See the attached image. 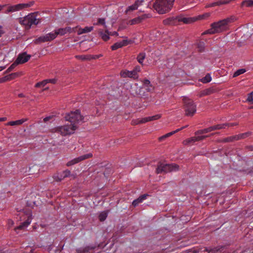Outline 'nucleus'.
Returning a JSON list of instances; mask_svg holds the SVG:
<instances>
[{
    "label": "nucleus",
    "mask_w": 253,
    "mask_h": 253,
    "mask_svg": "<svg viewBox=\"0 0 253 253\" xmlns=\"http://www.w3.org/2000/svg\"><path fill=\"white\" fill-rule=\"evenodd\" d=\"M174 1V0H156L153 7L159 14H164L170 10Z\"/></svg>",
    "instance_id": "obj_2"
},
{
    "label": "nucleus",
    "mask_w": 253,
    "mask_h": 253,
    "mask_svg": "<svg viewBox=\"0 0 253 253\" xmlns=\"http://www.w3.org/2000/svg\"><path fill=\"white\" fill-rule=\"evenodd\" d=\"M92 156L93 155H92V153H88V154L80 156L78 158H75V159L69 161L67 163L66 166L67 167L71 166L74 165L76 164H77L83 160L90 158L92 157Z\"/></svg>",
    "instance_id": "obj_9"
},
{
    "label": "nucleus",
    "mask_w": 253,
    "mask_h": 253,
    "mask_svg": "<svg viewBox=\"0 0 253 253\" xmlns=\"http://www.w3.org/2000/svg\"><path fill=\"white\" fill-rule=\"evenodd\" d=\"M97 32L99 36L103 41H107L110 39V34L107 30H105L104 32L102 30L99 29L98 30Z\"/></svg>",
    "instance_id": "obj_13"
},
{
    "label": "nucleus",
    "mask_w": 253,
    "mask_h": 253,
    "mask_svg": "<svg viewBox=\"0 0 253 253\" xmlns=\"http://www.w3.org/2000/svg\"><path fill=\"white\" fill-rule=\"evenodd\" d=\"M20 58L21 57H19V58H17L16 59L15 62L13 63H12L5 72V74L9 73L11 71H12L17 66V65L19 64Z\"/></svg>",
    "instance_id": "obj_22"
},
{
    "label": "nucleus",
    "mask_w": 253,
    "mask_h": 253,
    "mask_svg": "<svg viewBox=\"0 0 253 253\" xmlns=\"http://www.w3.org/2000/svg\"><path fill=\"white\" fill-rule=\"evenodd\" d=\"M139 198H137V199L134 200L132 202V205L134 206V207H136L137 206V205H138V204L139 203H140L141 202V201H139Z\"/></svg>",
    "instance_id": "obj_54"
},
{
    "label": "nucleus",
    "mask_w": 253,
    "mask_h": 253,
    "mask_svg": "<svg viewBox=\"0 0 253 253\" xmlns=\"http://www.w3.org/2000/svg\"><path fill=\"white\" fill-rule=\"evenodd\" d=\"M246 72V70L245 69H241L237 70L233 74V77H236Z\"/></svg>",
    "instance_id": "obj_43"
},
{
    "label": "nucleus",
    "mask_w": 253,
    "mask_h": 253,
    "mask_svg": "<svg viewBox=\"0 0 253 253\" xmlns=\"http://www.w3.org/2000/svg\"><path fill=\"white\" fill-rule=\"evenodd\" d=\"M145 122H143V118L142 119H137L135 120H133L131 122V124L132 125H136L140 124H144Z\"/></svg>",
    "instance_id": "obj_44"
},
{
    "label": "nucleus",
    "mask_w": 253,
    "mask_h": 253,
    "mask_svg": "<svg viewBox=\"0 0 253 253\" xmlns=\"http://www.w3.org/2000/svg\"><path fill=\"white\" fill-rule=\"evenodd\" d=\"M31 218L29 217L28 219L24 222L21 223L20 225L18 226L17 227L15 228V230H16L17 229L22 230L24 229L25 228L27 227L31 223Z\"/></svg>",
    "instance_id": "obj_18"
},
{
    "label": "nucleus",
    "mask_w": 253,
    "mask_h": 253,
    "mask_svg": "<svg viewBox=\"0 0 253 253\" xmlns=\"http://www.w3.org/2000/svg\"><path fill=\"white\" fill-rule=\"evenodd\" d=\"M77 128L76 125H64L58 126L53 129L54 132L60 133L62 136L70 135L74 133L75 130Z\"/></svg>",
    "instance_id": "obj_5"
},
{
    "label": "nucleus",
    "mask_w": 253,
    "mask_h": 253,
    "mask_svg": "<svg viewBox=\"0 0 253 253\" xmlns=\"http://www.w3.org/2000/svg\"><path fill=\"white\" fill-rule=\"evenodd\" d=\"M47 35L49 38L50 42L55 39L57 36L56 30L54 31V33H50Z\"/></svg>",
    "instance_id": "obj_45"
},
{
    "label": "nucleus",
    "mask_w": 253,
    "mask_h": 253,
    "mask_svg": "<svg viewBox=\"0 0 253 253\" xmlns=\"http://www.w3.org/2000/svg\"><path fill=\"white\" fill-rule=\"evenodd\" d=\"M143 83L144 87L152 85L150 81L147 79L144 80V81H143Z\"/></svg>",
    "instance_id": "obj_51"
},
{
    "label": "nucleus",
    "mask_w": 253,
    "mask_h": 253,
    "mask_svg": "<svg viewBox=\"0 0 253 253\" xmlns=\"http://www.w3.org/2000/svg\"><path fill=\"white\" fill-rule=\"evenodd\" d=\"M251 133H252L251 132L249 131V132H245V133L239 134H238V135H236V140H240V139H245V138L249 137V136H250L251 135Z\"/></svg>",
    "instance_id": "obj_27"
},
{
    "label": "nucleus",
    "mask_w": 253,
    "mask_h": 253,
    "mask_svg": "<svg viewBox=\"0 0 253 253\" xmlns=\"http://www.w3.org/2000/svg\"><path fill=\"white\" fill-rule=\"evenodd\" d=\"M34 42L36 44H40L42 42H44L42 37L41 36L39 38L36 39L34 41Z\"/></svg>",
    "instance_id": "obj_47"
},
{
    "label": "nucleus",
    "mask_w": 253,
    "mask_h": 253,
    "mask_svg": "<svg viewBox=\"0 0 253 253\" xmlns=\"http://www.w3.org/2000/svg\"><path fill=\"white\" fill-rule=\"evenodd\" d=\"M20 75V73L16 72V73H13L9 75H7L8 77L9 81L12 80L14 79L15 78L19 77Z\"/></svg>",
    "instance_id": "obj_41"
},
{
    "label": "nucleus",
    "mask_w": 253,
    "mask_h": 253,
    "mask_svg": "<svg viewBox=\"0 0 253 253\" xmlns=\"http://www.w3.org/2000/svg\"><path fill=\"white\" fill-rule=\"evenodd\" d=\"M145 87L146 88V90L148 92H151L154 90V87L152 85L145 86Z\"/></svg>",
    "instance_id": "obj_57"
},
{
    "label": "nucleus",
    "mask_w": 253,
    "mask_h": 253,
    "mask_svg": "<svg viewBox=\"0 0 253 253\" xmlns=\"http://www.w3.org/2000/svg\"><path fill=\"white\" fill-rule=\"evenodd\" d=\"M42 37L43 40L44 42H50L49 38L48 37V36L47 34H46L44 36H42Z\"/></svg>",
    "instance_id": "obj_58"
},
{
    "label": "nucleus",
    "mask_w": 253,
    "mask_h": 253,
    "mask_svg": "<svg viewBox=\"0 0 253 253\" xmlns=\"http://www.w3.org/2000/svg\"><path fill=\"white\" fill-rule=\"evenodd\" d=\"M229 3V1L227 0H218L216 2H213L210 3L207 5L208 7H213L215 6H219L223 4H226Z\"/></svg>",
    "instance_id": "obj_24"
},
{
    "label": "nucleus",
    "mask_w": 253,
    "mask_h": 253,
    "mask_svg": "<svg viewBox=\"0 0 253 253\" xmlns=\"http://www.w3.org/2000/svg\"><path fill=\"white\" fill-rule=\"evenodd\" d=\"M145 53L144 52L140 53L137 57V60L140 64L142 65L143 60L145 59Z\"/></svg>",
    "instance_id": "obj_35"
},
{
    "label": "nucleus",
    "mask_w": 253,
    "mask_h": 253,
    "mask_svg": "<svg viewBox=\"0 0 253 253\" xmlns=\"http://www.w3.org/2000/svg\"><path fill=\"white\" fill-rule=\"evenodd\" d=\"M20 58L19 64H23L27 62L31 58L30 55H28L26 52L20 54L17 58Z\"/></svg>",
    "instance_id": "obj_15"
},
{
    "label": "nucleus",
    "mask_w": 253,
    "mask_h": 253,
    "mask_svg": "<svg viewBox=\"0 0 253 253\" xmlns=\"http://www.w3.org/2000/svg\"><path fill=\"white\" fill-rule=\"evenodd\" d=\"M95 248V246H87L84 248H80L76 250L77 253H87L90 250H93Z\"/></svg>",
    "instance_id": "obj_12"
},
{
    "label": "nucleus",
    "mask_w": 253,
    "mask_h": 253,
    "mask_svg": "<svg viewBox=\"0 0 253 253\" xmlns=\"http://www.w3.org/2000/svg\"><path fill=\"white\" fill-rule=\"evenodd\" d=\"M237 141L236 135L231 136L226 138H224L222 139H218L217 140V142L219 143H227Z\"/></svg>",
    "instance_id": "obj_19"
},
{
    "label": "nucleus",
    "mask_w": 253,
    "mask_h": 253,
    "mask_svg": "<svg viewBox=\"0 0 253 253\" xmlns=\"http://www.w3.org/2000/svg\"><path fill=\"white\" fill-rule=\"evenodd\" d=\"M98 24H101V25H103L105 28H106V26L105 25L104 18H99L98 19L97 23H96V25H98Z\"/></svg>",
    "instance_id": "obj_48"
},
{
    "label": "nucleus",
    "mask_w": 253,
    "mask_h": 253,
    "mask_svg": "<svg viewBox=\"0 0 253 253\" xmlns=\"http://www.w3.org/2000/svg\"><path fill=\"white\" fill-rule=\"evenodd\" d=\"M161 117V115L160 114H157L153 116L143 118V122L146 123L148 122L157 120H158L159 119H160Z\"/></svg>",
    "instance_id": "obj_23"
},
{
    "label": "nucleus",
    "mask_w": 253,
    "mask_h": 253,
    "mask_svg": "<svg viewBox=\"0 0 253 253\" xmlns=\"http://www.w3.org/2000/svg\"><path fill=\"white\" fill-rule=\"evenodd\" d=\"M216 91V89H215L213 87H210L202 90L201 92L200 96L202 97L203 96L210 95L214 92H215Z\"/></svg>",
    "instance_id": "obj_16"
},
{
    "label": "nucleus",
    "mask_w": 253,
    "mask_h": 253,
    "mask_svg": "<svg viewBox=\"0 0 253 253\" xmlns=\"http://www.w3.org/2000/svg\"><path fill=\"white\" fill-rule=\"evenodd\" d=\"M135 72L132 71H124L121 73V75L123 77H129V78H136V76L135 75Z\"/></svg>",
    "instance_id": "obj_21"
},
{
    "label": "nucleus",
    "mask_w": 253,
    "mask_h": 253,
    "mask_svg": "<svg viewBox=\"0 0 253 253\" xmlns=\"http://www.w3.org/2000/svg\"><path fill=\"white\" fill-rule=\"evenodd\" d=\"M149 14H143L141 16H138L137 17H136L135 18H133L130 20H129L127 24H130L131 25L137 24L138 23H141L142 21L145 20V19L147 18H149Z\"/></svg>",
    "instance_id": "obj_10"
},
{
    "label": "nucleus",
    "mask_w": 253,
    "mask_h": 253,
    "mask_svg": "<svg viewBox=\"0 0 253 253\" xmlns=\"http://www.w3.org/2000/svg\"><path fill=\"white\" fill-rule=\"evenodd\" d=\"M27 121V119H22L17 120L15 121H10V122H8L6 124V126H11L21 125Z\"/></svg>",
    "instance_id": "obj_20"
},
{
    "label": "nucleus",
    "mask_w": 253,
    "mask_h": 253,
    "mask_svg": "<svg viewBox=\"0 0 253 253\" xmlns=\"http://www.w3.org/2000/svg\"><path fill=\"white\" fill-rule=\"evenodd\" d=\"M253 92H251L249 94L248 98H247V101L250 102H252V103H253Z\"/></svg>",
    "instance_id": "obj_50"
},
{
    "label": "nucleus",
    "mask_w": 253,
    "mask_h": 253,
    "mask_svg": "<svg viewBox=\"0 0 253 253\" xmlns=\"http://www.w3.org/2000/svg\"><path fill=\"white\" fill-rule=\"evenodd\" d=\"M187 127V126H183L180 128H178V129H177L176 130H174V131H171L170 132H169V133H168L161 137H160L159 138V141H163L164 140H165V139H166L167 138H168V137H169L171 135H172V134L175 133L176 132H178L179 131L183 129V128H185Z\"/></svg>",
    "instance_id": "obj_14"
},
{
    "label": "nucleus",
    "mask_w": 253,
    "mask_h": 253,
    "mask_svg": "<svg viewBox=\"0 0 253 253\" xmlns=\"http://www.w3.org/2000/svg\"><path fill=\"white\" fill-rule=\"evenodd\" d=\"M147 196H148V194H143L139 197V200L141 201L142 202L143 200L146 199Z\"/></svg>",
    "instance_id": "obj_56"
},
{
    "label": "nucleus",
    "mask_w": 253,
    "mask_h": 253,
    "mask_svg": "<svg viewBox=\"0 0 253 253\" xmlns=\"http://www.w3.org/2000/svg\"><path fill=\"white\" fill-rule=\"evenodd\" d=\"M5 32L3 29V27L0 25V37H1L2 35L4 34Z\"/></svg>",
    "instance_id": "obj_61"
},
{
    "label": "nucleus",
    "mask_w": 253,
    "mask_h": 253,
    "mask_svg": "<svg viewBox=\"0 0 253 253\" xmlns=\"http://www.w3.org/2000/svg\"><path fill=\"white\" fill-rule=\"evenodd\" d=\"M176 22V19L174 17H170L163 20V23L165 25H174Z\"/></svg>",
    "instance_id": "obj_25"
},
{
    "label": "nucleus",
    "mask_w": 253,
    "mask_h": 253,
    "mask_svg": "<svg viewBox=\"0 0 253 253\" xmlns=\"http://www.w3.org/2000/svg\"><path fill=\"white\" fill-rule=\"evenodd\" d=\"M40 22V19H37L34 13L26 16L23 18L19 19V23L26 27L28 29L33 25H37Z\"/></svg>",
    "instance_id": "obj_4"
},
{
    "label": "nucleus",
    "mask_w": 253,
    "mask_h": 253,
    "mask_svg": "<svg viewBox=\"0 0 253 253\" xmlns=\"http://www.w3.org/2000/svg\"><path fill=\"white\" fill-rule=\"evenodd\" d=\"M93 30V27L90 26V27H85L84 28H82L81 27L79 28L78 30L77 31L78 35H80L81 34H84V33H87L91 31H92Z\"/></svg>",
    "instance_id": "obj_17"
},
{
    "label": "nucleus",
    "mask_w": 253,
    "mask_h": 253,
    "mask_svg": "<svg viewBox=\"0 0 253 253\" xmlns=\"http://www.w3.org/2000/svg\"><path fill=\"white\" fill-rule=\"evenodd\" d=\"M111 171V169L109 168L106 169L105 171L104 172V175L106 176V174H108Z\"/></svg>",
    "instance_id": "obj_64"
},
{
    "label": "nucleus",
    "mask_w": 253,
    "mask_h": 253,
    "mask_svg": "<svg viewBox=\"0 0 253 253\" xmlns=\"http://www.w3.org/2000/svg\"><path fill=\"white\" fill-rule=\"evenodd\" d=\"M184 106L185 115L193 116L196 112V105L194 101L189 98H184Z\"/></svg>",
    "instance_id": "obj_6"
},
{
    "label": "nucleus",
    "mask_w": 253,
    "mask_h": 253,
    "mask_svg": "<svg viewBox=\"0 0 253 253\" xmlns=\"http://www.w3.org/2000/svg\"><path fill=\"white\" fill-rule=\"evenodd\" d=\"M133 71H134L135 72V75L137 78V73L140 71V67L139 66H136L135 68L133 70Z\"/></svg>",
    "instance_id": "obj_53"
},
{
    "label": "nucleus",
    "mask_w": 253,
    "mask_h": 253,
    "mask_svg": "<svg viewBox=\"0 0 253 253\" xmlns=\"http://www.w3.org/2000/svg\"><path fill=\"white\" fill-rule=\"evenodd\" d=\"M211 80V78L209 74H207L206 76L201 79V82L203 83H209Z\"/></svg>",
    "instance_id": "obj_42"
},
{
    "label": "nucleus",
    "mask_w": 253,
    "mask_h": 253,
    "mask_svg": "<svg viewBox=\"0 0 253 253\" xmlns=\"http://www.w3.org/2000/svg\"><path fill=\"white\" fill-rule=\"evenodd\" d=\"M234 16H230L211 24V28L204 32V34H214L227 31L230 24L235 21Z\"/></svg>",
    "instance_id": "obj_1"
},
{
    "label": "nucleus",
    "mask_w": 253,
    "mask_h": 253,
    "mask_svg": "<svg viewBox=\"0 0 253 253\" xmlns=\"http://www.w3.org/2000/svg\"><path fill=\"white\" fill-rule=\"evenodd\" d=\"M197 48L198 51L200 52H203L205 50V44L203 42H199L197 44Z\"/></svg>",
    "instance_id": "obj_39"
},
{
    "label": "nucleus",
    "mask_w": 253,
    "mask_h": 253,
    "mask_svg": "<svg viewBox=\"0 0 253 253\" xmlns=\"http://www.w3.org/2000/svg\"><path fill=\"white\" fill-rule=\"evenodd\" d=\"M34 1H31L27 3H20L14 5L8 6L6 10L4 12L5 13H9L10 12L17 11L25 8L30 7L34 4Z\"/></svg>",
    "instance_id": "obj_8"
},
{
    "label": "nucleus",
    "mask_w": 253,
    "mask_h": 253,
    "mask_svg": "<svg viewBox=\"0 0 253 253\" xmlns=\"http://www.w3.org/2000/svg\"><path fill=\"white\" fill-rule=\"evenodd\" d=\"M79 28V26H77L76 27L72 28H71L70 27H68V28H69L70 29V30H69L68 33H71L77 32V31L78 30Z\"/></svg>",
    "instance_id": "obj_49"
},
{
    "label": "nucleus",
    "mask_w": 253,
    "mask_h": 253,
    "mask_svg": "<svg viewBox=\"0 0 253 253\" xmlns=\"http://www.w3.org/2000/svg\"><path fill=\"white\" fill-rule=\"evenodd\" d=\"M8 77L7 76H5L3 77L0 78V84L8 81Z\"/></svg>",
    "instance_id": "obj_52"
},
{
    "label": "nucleus",
    "mask_w": 253,
    "mask_h": 253,
    "mask_svg": "<svg viewBox=\"0 0 253 253\" xmlns=\"http://www.w3.org/2000/svg\"><path fill=\"white\" fill-rule=\"evenodd\" d=\"M219 134V132H216L214 133H212L210 134V135L196 136V140H197V141H202V140L205 139V138H206L207 137H210L211 136H213L214 134Z\"/></svg>",
    "instance_id": "obj_30"
},
{
    "label": "nucleus",
    "mask_w": 253,
    "mask_h": 253,
    "mask_svg": "<svg viewBox=\"0 0 253 253\" xmlns=\"http://www.w3.org/2000/svg\"><path fill=\"white\" fill-rule=\"evenodd\" d=\"M107 215L108 212L106 211H103L99 214L98 218L100 221H103L106 219Z\"/></svg>",
    "instance_id": "obj_33"
},
{
    "label": "nucleus",
    "mask_w": 253,
    "mask_h": 253,
    "mask_svg": "<svg viewBox=\"0 0 253 253\" xmlns=\"http://www.w3.org/2000/svg\"><path fill=\"white\" fill-rule=\"evenodd\" d=\"M225 125H227V127H231L237 126L238 124L237 123H225Z\"/></svg>",
    "instance_id": "obj_62"
},
{
    "label": "nucleus",
    "mask_w": 253,
    "mask_h": 253,
    "mask_svg": "<svg viewBox=\"0 0 253 253\" xmlns=\"http://www.w3.org/2000/svg\"><path fill=\"white\" fill-rule=\"evenodd\" d=\"M212 128L214 130H219L221 129H225L227 127V125H225L224 124H217L216 125L212 126Z\"/></svg>",
    "instance_id": "obj_34"
},
{
    "label": "nucleus",
    "mask_w": 253,
    "mask_h": 253,
    "mask_svg": "<svg viewBox=\"0 0 253 253\" xmlns=\"http://www.w3.org/2000/svg\"><path fill=\"white\" fill-rule=\"evenodd\" d=\"M139 2V0H137L135 2V3L128 7L126 11V13H127L129 11H133L134 10L137 9L138 6H139L138 2Z\"/></svg>",
    "instance_id": "obj_28"
},
{
    "label": "nucleus",
    "mask_w": 253,
    "mask_h": 253,
    "mask_svg": "<svg viewBox=\"0 0 253 253\" xmlns=\"http://www.w3.org/2000/svg\"><path fill=\"white\" fill-rule=\"evenodd\" d=\"M209 16H210L209 13H206L205 14L200 16L199 17L201 19H203L205 17H208Z\"/></svg>",
    "instance_id": "obj_63"
},
{
    "label": "nucleus",
    "mask_w": 253,
    "mask_h": 253,
    "mask_svg": "<svg viewBox=\"0 0 253 253\" xmlns=\"http://www.w3.org/2000/svg\"><path fill=\"white\" fill-rule=\"evenodd\" d=\"M46 81H47V83H51L52 84H55L57 82V80L55 79H47Z\"/></svg>",
    "instance_id": "obj_55"
},
{
    "label": "nucleus",
    "mask_w": 253,
    "mask_h": 253,
    "mask_svg": "<svg viewBox=\"0 0 253 253\" xmlns=\"http://www.w3.org/2000/svg\"><path fill=\"white\" fill-rule=\"evenodd\" d=\"M245 149L248 151H253V146H252V145L246 146L245 147Z\"/></svg>",
    "instance_id": "obj_59"
},
{
    "label": "nucleus",
    "mask_w": 253,
    "mask_h": 253,
    "mask_svg": "<svg viewBox=\"0 0 253 253\" xmlns=\"http://www.w3.org/2000/svg\"><path fill=\"white\" fill-rule=\"evenodd\" d=\"M130 42L131 41H130L124 40H123L122 42H117L114 43L113 45L111 46V49L113 50H115L124 46L127 45V44L130 43Z\"/></svg>",
    "instance_id": "obj_11"
},
{
    "label": "nucleus",
    "mask_w": 253,
    "mask_h": 253,
    "mask_svg": "<svg viewBox=\"0 0 253 253\" xmlns=\"http://www.w3.org/2000/svg\"><path fill=\"white\" fill-rule=\"evenodd\" d=\"M204 133V129H200L195 132V135H199Z\"/></svg>",
    "instance_id": "obj_60"
},
{
    "label": "nucleus",
    "mask_w": 253,
    "mask_h": 253,
    "mask_svg": "<svg viewBox=\"0 0 253 253\" xmlns=\"http://www.w3.org/2000/svg\"><path fill=\"white\" fill-rule=\"evenodd\" d=\"M47 84V81L46 80H43L42 82H39L35 84L36 87H40L41 86H44Z\"/></svg>",
    "instance_id": "obj_46"
},
{
    "label": "nucleus",
    "mask_w": 253,
    "mask_h": 253,
    "mask_svg": "<svg viewBox=\"0 0 253 253\" xmlns=\"http://www.w3.org/2000/svg\"><path fill=\"white\" fill-rule=\"evenodd\" d=\"M179 167L178 165L175 164H164L161 162H159L157 165V168L156 170V172L157 174L162 173H168L172 171H176L178 170Z\"/></svg>",
    "instance_id": "obj_3"
},
{
    "label": "nucleus",
    "mask_w": 253,
    "mask_h": 253,
    "mask_svg": "<svg viewBox=\"0 0 253 253\" xmlns=\"http://www.w3.org/2000/svg\"><path fill=\"white\" fill-rule=\"evenodd\" d=\"M69 30H70V29L69 28H68V27H66L64 28H59V29H58L57 30H56L57 36L58 35L63 36L68 33Z\"/></svg>",
    "instance_id": "obj_26"
},
{
    "label": "nucleus",
    "mask_w": 253,
    "mask_h": 253,
    "mask_svg": "<svg viewBox=\"0 0 253 253\" xmlns=\"http://www.w3.org/2000/svg\"><path fill=\"white\" fill-rule=\"evenodd\" d=\"M241 6L247 7H253V0H245L242 1Z\"/></svg>",
    "instance_id": "obj_32"
},
{
    "label": "nucleus",
    "mask_w": 253,
    "mask_h": 253,
    "mask_svg": "<svg viewBox=\"0 0 253 253\" xmlns=\"http://www.w3.org/2000/svg\"><path fill=\"white\" fill-rule=\"evenodd\" d=\"M75 57L77 59L81 60L82 61H85V60H90V55H76Z\"/></svg>",
    "instance_id": "obj_36"
},
{
    "label": "nucleus",
    "mask_w": 253,
    "mask_h": 253,
    "mask_svg": "<svg viewBox=\"0 0 253 253\" xmlns=\"http://www.w3.org/2000/svg\"><path fill=\"white\" fill-rule=\"evenodd\" d=\"M197 141L196 136L192 137L183 141L184 145H188L191 143H194Z\"/></svg>",
    "instance_id": "obj_37"
},
{
    "label": "nucleus",
    "mask_w": 253,
    "mask_h": 253,
    "mask_svg": "<svg viewBox=\"0 0 253 253\" xmlns=\"http://www.w3.org/2000/svg\"><path fill=\"white\" fill-rule=\"evenodd\" d=\"M53 179L56 181H61L62 180L64 179V177L62 174V173H57L56 174H55L53 176Z\"/></svg>",
    "instance_id": "obj_38"
},
{
    "label": "nucleus",
    "mask_w": 253,
    "mask_h": 253,
    "mask_svg": "<svg viewBox=\"0 0 253 253\" xmlns=\"http://www.w3.org/2000/svg\"><path fill=\"white\" fill-rule=\"evenodd\" d=\"M62 174L64 176V178H66V177H70V176H73V178H75V176L73 174H71V171L68 169H66L65 170L63 171L62 172Z\"/></svg>",
    "instance_id": "obj_40"
},
{
    "label": "nucleus",
    "mask_w": 253,
    "mask_h": 253,
    "mask_svg": "<svg viewBox=\"0 0 253 253\" xmlns=\"http://www.w3.org/2000/svg\"><path fill=\"white\" fill-rule=\"evenodd\" d=\"M136 90L135 92V94L138 95L141 97H146V95L145 94L144 92L143 91V87H138L137 86H136Z\"/></svg>",
    "instance_id": "obj_29"
},
{
    "label": "nucleus",
    "mask_w": 253,
    "mask_h": 253,
    "mask_svg": "<svg viewBox=\"0 0 253 253\" xmlns=\"http://www.w3.org/2000/svg\"><path fill=\"white\" fill-rule=\"evenodd\" d=\"M65 119L71 123V125H75L76 123H78L82 121L84 119L83 117L80 114L79 110H77L75 112H71L70 113L67 114Z\"/></svg>",
    "instance_id": "obj_7"
},
{
    "label": "nucleus",
    "mask_w": 253,
    "mask_h": 253,
    "mask_svg": "<svg viewBox=\"0 0 253 253\" xmlns=\"http://www.w3.org/2000/svg\"><path fill=\"white\" fill-rule=\"evenodd\" d=\"M178 21L182 22L185 24L191 23L194 21L191 18H178Z\"/></svg>",
    "instance_id": "obj_31"
}]
</instances>
